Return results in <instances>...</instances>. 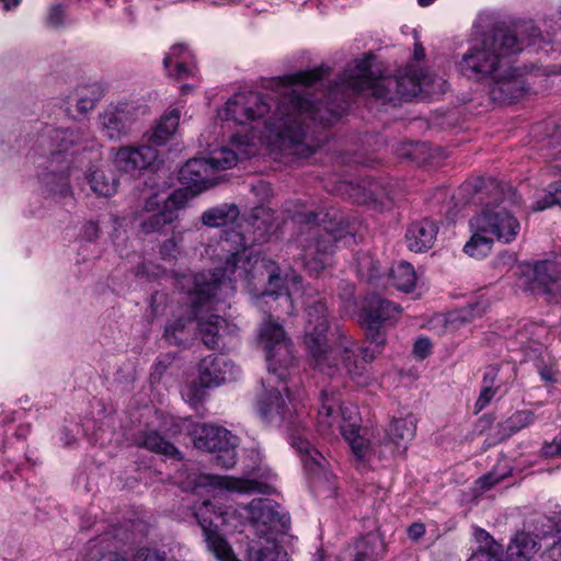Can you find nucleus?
I'll return each instance as SVG.
<instances>
[{
    "instance_id": "19",
    "label": "nucleus",
    "mask_w": 561,
    "mask_h": 561,
    "mask_svg": "<svg viewBox=\"0 0 561 561\" xmlns=\"http://www.w3.org/2000/svg\"><path fill=\"white\" fill-rule=\"evenodd\" d=\"M490 79L489 94L495 103L510 104L524 94L522 78L508 65Z\"/></svg>"
},
{
    "instance_id": "11",
    "label": "nucleus",
    "mask_w": 561,
    "mask_h": 561,
    "mask_svg": "<svg viewBox=\"0 0 561 561\" xmlns=\"http://www.w3.org/2000/svg\"><path fill=\"white\" fill-rule=\"evenodd\" d=\"M317 426L321 434L330 435L335 431L341 433L348 443L357 460H365L370 451L368 440L359 434V427L355 424H345L341 420V398L333 388L321 391L320 407L317 416Z\"/></svg>"
},
{
    "instance_id": "5",
    "label": "nucleus",
    "mask_w": 561,
    "mask_h": 561,
    "mask_svg": "<svg viewBox=\"0 0 561 561\" xmlns=\"http://www.w3.org/2000/svg\"><path fill=\"white\" fill-rule=\"evenodd\" d=\"M247 260L244 265L238 262H228L229 274L220 268L204 271L196 274H184L178 279V286L187 295L190 312L196 321L203 343L208 348L219 347L221 332L227 322L217 314H207L219 304L226 301L236 291V283L249 276Z\"/></svg>"
},
{
    "instance_id": "59",
    "label": "nucleus",
    "mask_w": 561,
    "mask_h": 561,
    "mask_svg": "<svg viewBox=\"0 0 561 561\" xmlns=\"http://www.w3.org/2000/svg\"><path fill=\"white\" fill-rule=\"evenodd\" d=\"M539 374H540L541 379L545 381H553L554 380V375H553V371L551 368L542 367V368H540Z\"/></svg>"
},
{
    "instance_id": "27",
    "label": "nucleus",
    "mask_w": 561,
    "mask_h": 561,
    "mask_svg": "<svg viewBox=\"0 0 561 561\" xmlns=\"http://www.w3.org/2000/svg\"><path fill=\"white\" fill-rule=\"evenodd\" d=\"M135 445L151 453L173 459H182L181 451L156 430H145L135 436Z\"/></svg>"
},
{
    "instance_id": "54",
    "label": "nucleus",
    "mask_w": 561,
    "mask_h": 561,
    "mask_svg": "<svg viewBox=\"0 0 561 561\" xmlns=\"http://www.w3.org/2000/svg\"><path fill=\"white\" fill-rule=\"evenodd\" d=\"M160 253L163 260L172 261L179 253V247L173 239L165 240L160 248Z\"/></svg>"
},
{
    "instance_id": "31",
    "label": "nucleus",
    "mask_w": 561,
    "mask_h": 561,
    "mask_svg": "<svg viewBox=\"0 0 561 561\" xmlns=\"http://www.w3.org/2000/svg\"><path fill=\"white\" fill-rule=\"evenodd\" d=\"M537 551V542L528 533H517L506 550V561H530Z\"/></svg>"
},
{
    "instance_id": "41",
    "label": "nucleus",
    "mask_w": 561,
    "mask_h": 561,
    "mask_svg": "<svg viewBox=\"0 0 561 561\" xmlns=\"http://www.w3.org/2000/svg\"><path fill=\"white\" fill-rule=\"evenodd\" d=\"M193 320L194 318L191 314V317L188 318H178L175 320L170 321L164 329V339L169 343L175 345L183 343L186 340L184 334L185 330L187 325L193 322Z\"/></svg>"
},
{
    "instance_id": "55",
    "label": "nucleus",
    "mask_w": 561,
    "mask_h": 561,
    "mask_svg": "<svg viewBox=\"0 0 561 561\" xmlns=\"http://www.w3.org/2000/svg\"><path fill=\"white\" fill-rule=\"evenodd\" d=\"M503 478L499 477L494 472H489L482 476L477 483L480 485L481 490H489L495 484H497Z\"/></svg>"
},
{
    "instance_id": "8",
    "label": "nucleus",
    "mask_w": 561,
    "mask_h": 561,
    "mask_svg": "<svg viewBox=\"0 0 561 561\" xmlns=\"http://www.w3.org/2000/svg\"><path fill=\"white\" fill-rule=\"evenodd\" d=\"M299 227L296 243L300 260L311 274H319L340 243L346 245L355 236L343 215L336 210L301 213L295 216Z\"/></svg>"
},
{
    "instance_id": "4",
    "label": "nucleus",
    "mask_w": 561,
    "mask_h": 561,
    "mask_svg": "<svg viewBox=\"0 0 561 561\" xmlns=\"http://www.w3.org/2000/svg\"><path fill=\"white\" fill-rule=\"evenodd\" d=\"M306 311L305 344L310 366L330 378L347 375L354 382L365 385L366 364L374 360L375 352L359 347L340 327L331 329L323 300L308 305Z\"/></svg>"
},
{
    "instance_id": "18",
    "label": "nucleus",
    "mask_w": 561,
    "mask_h": 561,
    "mask_svg": "<svg viewBox=\"0 0 561 561\" xmlns=\"http://www.w3.org/2000/svg\"><path fill=\"white\" fill-rule=\"evenodd\" d=\"M213 507L210 501H204L203 505L195 513V517L203 530L208 549L220 561H240L233 553L226 539L219 534L213 518L205 517V513Z\"/></svg>"
},
{
    "instance_id": "38",
    "label": "nucleus",
    "mask_w": 561,
    "mask_h": 561,
    "mask_svg": "<svg viewBox=\"0 0 561 561\" xmlns=\"http://www.w3.org/2000/svg\"><path fill=\"white\" fill-rule=\"evenodd\" d=\"M355 260L357 275L368 283L377 280L383 274L380 262L370 253H359Z\"/></svg>"
},
{
    "instance_id": "10",
    "label": "nucleus",
    "mask_w": 561,
    "mask_h": 561,
    "mask_svg": "<svg viewBox=\"0 0 561 561\" xmlns=\"http://www.w3.org/2000/svg\"><path fill=\"white\" fill-rule=\"evenodd\" d=\"M486 192L490 199L482 210L470 219V227L488 232L493 239L505 244L513 242L519 231L520 222L512 208L520 204L516 191L510 185H502L495 179H479L474 184V193Z\"/></svg>"
},
{
    "instance_id": "23",
    "label": "nucleus",
    "mask_w": 561,
    "mask_h": 561,
    "mask_svg": "<svg viewBox=\"0 0 561 561\" xmlns=\"http://www.w3.org/2000/svg\"><path fill=\"white\" fill-rule=\"evenodd\" d=\"M416 432V419L413 414L394 417L386 432L383 444L392 447V453H404Z\"/></svg>"
},
{
    "instance_id": "1",
    "label": "nucleus",
    "mask_w": 561,
    "mask_h": 561,
    "mask_svg": "<svg viewBox=\"0 0 561 561\" xmlns=\"http://www.w3.org/2000/svg\"><path fill=\"white\" fill-rule=\"evenodd\" d=\"M329 68L320 66L308 71H298L278 78V91L275 94H262L254 91L236 93L219 111V117L226 122L245 125L264 118V126L274 136L279 149L285 154L307 158L321 145L322 139L308 121L321 126L329 122L321 121L325 114V99L321 92H311L324 77Z\"/></svg>"
},
{
    "instance_id": "40",
    "label": "nucleus",
    "mask_w": 561,
    "mask_h": 561,
    "mask_svg": "<svg viewBox=\"0 0 561 561\" xmlns=\"http://www.w3.org/2000/svg\"><path fill=\"white\" fill-rule=\"evenodd\" d=\"M208 163L213 167V173L217 171L228 170L234 167L238 162V153L227 147L215 149L210 156L206 158Z\"/></svg>"
},
{
    "instance_id": "37",
    "label": "nucleus",
    "mask_w": 561,
    "mask_h": 561,
    "mask_svg": "<svg viewBox=\"0 0 561 561\" xmlns=\"http://www.w3.org/2000/svg\"><path fill=\"white\" fill-rule=\"evenodd\" d=\"M293 444L300 454H304V465L311 473L318 476L324 470V457L317 449L311 447L308 440L297 437Z\"/></svg>"
},
{
    "instance_id": "22",
    "label": "nucleus",
    "mask_w": 561,
    "mask_h": 561,
    "mask_svg": "<svg viewBox=\"0 0 561 561\" xmlns=\"http://www.w3.org/2000/svg\"><path fill=\"white\" fill-rule=\"evenodd\" d=\"M194 447L207 453L216 451L222 446H228L234 437L230 431L207 423L195 424L190 431Z\"/></svg>"
},
{
    "instance_id": "64",
    "label": "nucleus",
    "mask_w": 561,
    "mask_h": 561,
    "mask_svg": "<svg viewBox=\"0 0 561 561\" xmlns=\"http://www.w3.org/2000/svg\"><path fill=\"white\" fill-rule=\"evenodd\" d=\"M435 0H417L419 4L421 7H427L430 4H432Z\"/></svg>"
},
{
    "instance_id": "48",
    "label": "nucleus",
    "mask_w": 561,
    "mask_h": 561,
    "mask_svg": "<svg viewBox=\"0 0 561 561\" xmlns=\"http://www.w3.org/2000/svg\"><path fill=\"white\" fill-rule=\"evenodd\" d=\"M488 304L483 301H477L474 304L468 305L462 309V320L470 321L473 318L481 317L486 311Z\"/></svg>"
},
{
    "instance_id": "47",
    "label": "nucleus",
    "mask_w": 561,
    "mask_h": 561,
    "mask_svg": "<svg viewBox=\"0 0 561 561\" xmlns=\"http://www.w3.org/2000/svg\"><path fill=\"white\" fill-rule=\"evenodd\" d=\"M556 205H561L560 197L556 196L549 187L548 192L535 202L533 209L535 211H541Z\"/></svg>"
},
{
    "instance_id": "63",
    "label": "nucleus",
    "mask_w": 561,
    "mask_h": 561,
    "mask_svg": "<svg viewBox=\"0 0 561 561\" xmlns=\"http://www.w3.org/2000/svg\"><path fill=\"white\" fill-rule=\"evenodd\" d=\"M153 204H154L153 198H150V199H148V201H147V203H146V210H147L148 213H150L151 210H153V208H152Z\"/></svg>"
},
{
    "instance_id": "42",
    "label": "nucleus",
    "mask_w": 561,
    "mask_h": 561,
    "mask_svg": "<svg viewBox=\"0 0 561 561\" xmlns=\"http://www.w3.org/2000/svg\"><path fill=\"white\" fill-rule=\"evenodd\" d=\"M277 556L276 545L270 539L266 545L255 543L248 550V561H277Z\"/></svg>"
},
{
    "instance_id": "14",
    "label": "nucleus",
    "mask_w": 561,
    "mask_h": 561,
    "mask_svg": "<svg viewBox=\"0 0 561 561\" xmlns=\"http://www.w3.org/2000/svg\"><path fill=\"white\" fill-rule=\"evenodd\" d=\"M216 486L239 493L270 494L271 486L256 480L234 478L230 476H213L204 473H190L182 482L184 491L197 492L199 489Z\"/></svg>"
},
{
    "instance_id": "9",
    "label": "nucleus",
    "mask_w": 561,
    "mask_h": 561,
    "mask_svg": "<svg viewBox=\"0 0 561 561\" xmlns=\"http://www.w3.org/2000/svg\"><path fill=\"white\" fill-rule=\"evenodd\" d=\"M85 134L82 129L47 128L36 140L34 151L38 154V178L43 190L59 199L71 198L69 171L73 152L71 147L82 142Z\"/></svg>"
},
{
    "instance_id": "53",
    "label": "nucleus",
    "mask_w": 561,
    "mask_h": 561,
    "mask_svg": "<svg viewBox=\"0 0 561 561\" xmlns=\"http://www.w3.org/2000/svg\"><path fill=\"white\" fill-rule=\"evenodd\" d=\"M541 453L545 457H561V433L557 435L552 442L545 443Z\"/></svg>"
},
{
    "instance_id": "43",
    "label": "nucleus",
    "mask_w": 561,
    "mask_h": 561,
    "mask_svg": "<svg viewBox=\"0 0 561 561\" xmlns=\"http://www.w3.org/2000/svg\"><path fill=\"white\" fill-rule=\"evenodd\" d=\"M229 442L228 446H222V448L211 451V454H215L213 461L225 469L232 468L237 461V437L234 436Z\"/></svg>"
},
{
    "instance_id": "61",
    "label": "nucleus",
    "mask_w": 561,
    "mask_h": 561,
    "mask_svg": "<svg viewBox=\"0 0 561 561\" xmlns=\"http://www.w3.org/2000/svg\"><path fill=\"white\" fill-rule=\"evenodd\" d=\"M0 2L3 4V9L5 11H9L15 7H18L21 2V0H0Z\"/></svg>"
},
{
    "instance_id": "29",
    "label": "nucleus",
    "mask_w": 561,
    "mask_h": 561,
    "mask_svg": "<svg viewBox=\"0 0 561 561\" xmlns=\"http://www.w3.org/2000/svg\"><path fill=\"white\" fill-rule=\"evenodd\" d=\"M180 111L173 108L164 113L157 125L146 134L147 141L154 148L164 146L178 129Z\"/></svg>"
},
{
    "instance_id": "2",
    "label": "nucleus",
    "mask_w": 561,
    "mask_h": 561,
    "mask_svg": "<svg viewBox=\"0 0 561 561\" xmlns=\"http://www.w3.org/2000/svg\"><path fill=\"white\" fill-rule=\"evenodd\" d=\"M238 227H245L244 230H225L219 240L220 251L225 253V262L222 266H218L221 272L229 274L228 262H238V265L247 266L249 276L240 278L241 283L247 286L254 284L255 280L265 284L264 289L256 297V306L265 314L276 313L279 318L280 313L291 314L293 302L287 293L286 280L280 275L279 267L276 262L253 255L250 247L254 243H263L274 229L273 214L264 207H256L252 210L249 218Z\"/></svg>"
},
{
    "instance_id": "50",
    "label": "nucleus",
    "mask_w": 561,
    "mask_h": 561,
    "mask_svg": "<svg viewBox=\"0 0 561 561\" xmlns=\"http://www.w3.org/2000/svg\"><path fill=\"white\" fill-rule=\"evenodd\" d=\"M549 149L550 152L547 153V157L561 160V125L558 126L557 130L552 134L549 141Z\"/></svg>"
},
{
    "instance_id": "58",
    "label": "nucleus",
    "mask_w": 561,
    "mask_h": 561,
    "mask_svg": "<svg viewBox=\"0 0 561 561\" xmlns=\"http://www.w3.org/2000/svg\"><path fill=\"white\" fill-rule=\"evenodd\" d=\"M409 537L413 540H417L425 534V527L421 523H414L408 528Z\"/></svg>"
},
{
    "instance_id": "52",
    "label": "nucleus",
    "mask_w": 561,
    "mask_h": 561,
    "mask_svg": "<svg viewBox=\"0 0 561 561\" xmlns=\"http://www.w3.org/2000/svg\"><path fill=\"white\" fill-rule=\"evenodd\" d=\"M499 387H489V386H482L480 396L476 402V408L480 411L484 409L492 398L495 396Z\"/></svg>"
},
{
    "instance_id": "26",
    "label": "nucleus",
    "mask_w": 561,
    "mask_h": 561,
    "mask_svg": "<svg viewBox=\"0 0 561 561\" xmlns=\"http://www.w3.org/2000/svg\"><path fill=\"white\" fill-rule=\"evenodd\" d=\"M180 193H174L156 213L144 218L140 229L144 233L161 232L163 228L172 224L178 217V208L181 202L178 201Z\"/></svg>"
},
{
    "instance_id": "45",
    "label": "nucleus",
    "mask_w": 561,
    "mask_h": 561,
    "mask_svg": "<svg viewBox=\"0 0 561 561\" xmlns=\"http://www.w3.org/2000/svg\"><path fill=\"white\" fill-rule=\"evenodd\" d=\"M66 8L62 4H54L49 8L47 14V24L53 28H60L66 22Z\"/></svg>"
},
{
    "instance_id": "28",
    "label": "nucleus",
    "mask_w": 561,
    "mask_h": 561,
    "mask_svg": "<svg viewBox=\"0 0 561 561\" xmlns=\"http://www.w3.org/2000/svg\"><path fill=\"white\" fill-rule=\"evenodd\" d=\"M472 536L478 547L467 561H503L502 546L485 529L476 526Z\"/></svg>"
},
{
    "instance_id": "57",
    "label": "nucleus",
    "mask_w": 561,
    "mask_h": 561,
    "mask_svg": "<svg viewBox=\"0 0 561 561\" xmlns=\"http://www.w3.org/2000/svg\"><path fill=\"white\" fill-rule=\"evenodd\" d=\"M83 236L87 240L93 241L99 237V226L95 222H88L83 229Z\"/></svg>"
},
{
    "instance_id": "13",
    "label": "nucleus",
    "mask_w": 561,
    "mask_h": 561,
    "mask_svg": "<svg viewBox=\"0 0 561 561\" xmlns=\"http://www.w3.org/2000/svg\"><path fill=\"white\" fill-rule=\"evenodd\" d=\"M249 519L262 535L285 534L290 528V517L270 499H253L248 505Z\"/></svg>"
},
{
    "instance_id": "6",
    "label": "nucleus",
    "mask_w": 561,
    "mask_h": 561,
    "mask_svg": "<svg viewBox=\"0 0 561 561\" xmlns=\"http://www.w3.org/2000/svg\"><path fill=\"white\" fill-rule=\"evenodd\" d=\"M260 342L266 353L267 377L263 381L271 387L270 390L260 398L257 411L261 417L275 424H294V413L282 396V392H288L286 387L287 379L295 368V350L290 339L286 335L282 324L276 322L268 314L260 328Z\"/></svg>"
},
{
    "instance_id": "15",
    "label": "nucleus",
    "mask_w": 561,
    "mask_h": 561,
    "mask_svg": "<svg viewBox=\"0 0 561 561\" xmlns=\"http://www.w3.org/2000/svg\"><path fill=\"white\" fill-rule=\"evenodd\" d=\"M239 369L234 363L224 354H211L198 363V378L208 387H218L234 381Z\"/></svg>"
},
{
    "instance_id": "25",
    "label": "nucleus",
    "mask_w": 561,
    "mask_h": 561,
    "mask_svg": "<svg viewBox=\"0 0 561 561\" xmlns=\"http://www.w3.org/2000/svg\"><path fill=\"white\" fill-rule=\"evenodd\" d=\"M192 58L191 51L183 44L173 45L163 59L167 75L178 80L193 77L195 66L191 62Z\"/></svg>"
},
{
    "instance_id": "51",
    "label": "nucleus",
    "mask_w": 561,
    "mask_h": 561,
    "mask_svg": "<svg viewBox=\"0 0 561 561\" xmlns=\"http://www.w3.org/2000/svg\"><path fill=\"white\" fill-rule=\"evenodd\" d=\"M87 88H82L78 92V98L76 100L77 102V110L81 113H85L94 107L96 98L95 96H88L85 91Z\"/></svg>"
},
{
    "instance_id": "3",
    "label": "nucleus",
    "mask_w": 561,
    "mask_h": 561,
    "mask_svg": "<svg viewBox=\"0 0 561 561\" xmlns=\"http://www.w3.org/2000/svg\"><path fill=\"white\" fill-rule=\"evenodd\" d=\"M445 81L422 68L411 66L393 77L373 78L368 59L355 60L348 66L340 79L321 91L325 99V114L321 121L333 123L348 108L352 99L357 94H367L382 103L398 105L402 100H410L419 93H435L443 91Z\"/></svg>"
},
{
    "instance_id": "49",
    "label": "nucleus",
    "mask_w": 561,
    "mask_h": 561,
    "mask_svg": "<svg viewBox=\"0 0 561 561\" xmlns=\"http://www.w3.org/2000/svg\"><path fill=\"white\" fill-rule=\"evenodd\" d=\"M432 353V342L428 337H420L413 345V355L422 360Z\"/></svg>"
},
{
    "instance_id": "24",
    "label": "nucleus",
    "mask_w": 561,
    "mask_h": 561,
    "mask_svg": "<svg viewBox=\"0 0 561 561\" xmlns=\"http://www.w3.org/2000/svg\"><path fill=\"white\" fill-rule=\"evenodd\" d=\"M438 232L435 221L424 219L412 222L405 232V242L413 252H425L434 245Z\"/></svg>"
},
{
    "instance_id": "36",
    "label": "nucleus",
    "mask_w": 561,
    "mask_h": 561,
    "mask_svg": "<svg viewBox=\"0 0 561 561\" xmlns=\"http://www.w3.org/2000/svg\"><path fill=\"white\" fill-rule=\"evenodd\" d=\"M381 550V540L375 535H367L356 541L353 561H377Z\"/></svg>"
},
{
    "instance_id": "62",
    "label": "nucleus",
    "mask_w": 561,
    "mask_h": 561,
    "mask_svg": "<svg viewBox=\"0 0 561 561\" xmlns=\"http://www.w3.org/2000/svg\"><path fill=\"white\" fill-rule=\"evenodd\" d=\"M414 57L417 60H421L425 57V50L421 44H415L414 47Z\"/></svg>"
},
{
    "instance_id": "44",
    "label": "nucleus",
    "mask_w": 561,
    "mask_h": 561,
    "mask_svg": "<svg viewBox=\"0 0 561 561\" xmlns=\"http://www.w3.org/2000/svg\"><path fill=\"white\" fill-rule=\"evenodd\" d=\"M207 388L209 387L201 382L199 379L194 380L182 390V397L191 405L197 407L205 399Z\"/></svg>"
},
{
    "instance_id": "21",
    "label": "nucleus",
    "mask_w": 561,
    "mask_h": 561,
    "mask_svg": "<svg viewBox=\"0 0 561 561\" xmlns=\"http://www.w3.org/2000/svg\"><path fill=\"white\" fill-rule=\"evenodd\" d=\"M528 285L534 294L553 295L561 288L560 264L551 260L537 262L533 267Z\"/></svg>"
},
{
    "instance_id": "12",
    "label": "nucleus",
    "mask_w": 561,
    "mask_h": 561,
    "mask_svg": "<svg viewBox=\"0 0 561 561\" xmlns=\"http://www.w3.org/2000/svg\"><path fill=\"white\" fill-rule=\"evenodd\" d=\"M400 312L401 308L399 305L378 295H371L366 298L360 318L367 328V337L370 343L377 347L385 345L386 336L381 331V327L396 321Z\"/></svg>"
},
{
    "instance_id": "30",
    "label": "nucleus",
    "mask_w": 561,
    "mask_h": 561,
    "mask_svg": "<svg viewBox=\"0 0 561 561\" xmlns=\"http://www.w3.org/2000/svg\"><path fill=\"white\" fill-rule=\"evenodd\" d=\"M91 190L100 196H111L116 193L118 180L110 168H91L87 173Z\"/></svg>"
},
{
    "instance_id": "46",
    "label": "nucleus",
    "mask_w": 561,
    "mask_h": 561,
    "mask_svg": "<svg viewBox=\"0 0 561 561\" xmlns=\"http://www.w3.org/2000/svg\"><path fill=\"white\" fill-rule=\"evenodd\" d=\"M542 561H561V522L558 528V539L541 554Z\"/></svg>"
},
{
    "instance_id": "7",
    "label": "nucleus",
    "mask_w": 561,
    "mask_h": 561,
    "mask_svg": "<svg viewBox=\"0 0 561 561\" xmlns=\"http://www.w3.org/2000/svg\"><path fill=\"white\" fill-rule=\"evenodd\" d=\"M540 35V30L533 21L517 24L514 30L496 25L473 39L458 62V70L468 79L477 81L492 78L507 66V58L520 53L524 46L536 44Z\"/></svg>"
},
{
    "instance_id": "56",
    "label": "nucleus",
    "mask_w": 561,
    "mask_h": 561,
    "mask_svg": "<svg viewBox=\"0 0 561 561\" xmlns=\"http://www.w3.org/2000/svg\"><path fill=\"white\" fill-rule=\"evenodd\" d=\"M499 369L495 366H490L486 368L483 375L482 386L489 387H499L497 381Z\"/></svg>"
},
{
    "instance_id": "20",
    "label": "nucleus",
    "mask_w": 561,
    "mask_h": 561,
    "mask_svg": "<svg viewBox=\"0 0 561 561\" xmlns=\"http://www.w3.org/2000/svg\"><path fill=\"white\" fill-rule=\"evenodd\" d=\"M179 180L193 193H199L216 184L213 167L206 158H193L179 171Z\"/></svg>"
},
{
    "instance_id": "34",
    "label": "nucleus",
    "mask_w": 561,
    "mask_h": 561,
    "mask_svg": "<svg viewBox=\"0 0 561 561\" xmlns=\"http://www.w3.org/2000/svg\"><path fill=\"white\" fill-rule=\"evenodd\" d=\"M391 285L398 290L410 293L416 285V274L413 266L408 262H400L390 272Z\"/></svg>"
},
{
    "instance_id": "39",
    "label": "nucleus",
    "mask_w": 561,
    "mask_h": 561,
    "mask_svg": "<svg viewBox=\"0 0 561 561\" xmlns=\"http://www.w3.org/2000/svg\"><path fill=\"white\" fill-rule=\"evenodd\" d=\"M536 420V416L530 410H520L513 413L510 417H507L504 422L500 423L499 426L501 432L511 436L516 434L520 430L531 425Z\"/></svg>"
},
{
    "instance_id": "60",
    "label": "nucleus",
    "mask_w": 561,
    "mask_h": 561,
    "mask_svg": "<svg viewBox=\"0 0 561 561\" xmlns=\"http://www.w3.org/2000/svg\"><path fill=\"white\" fill-rule=\"evenodd\" d=\"M231 142L239 148L241 145L248 144V137L247 136H240L238 134H234L231 136Z\"/></svg>"
},
{
    "instance_id": "16",
    "label": "nucleus",
    "mask_w": 561,
    "mask_h": 561,
    "mask_svg": "<svg viewBox=\"0 0 561 561\" xmlns=\"http://www.w3.org/2000/svg\"><path fill=\"white\" fill-rule=\"evenodd\" d=\"M136 107L130 103H121L105 110L99 116L100 125L110 139L126 136L136 119Z\"/></svg>"
},
{
    "instance_id": "32",
    "label": "nucleus",
    "mask_w": 561,
    "mask_h": 561,
    "mask_svg": "<svg viewBox=\"0 0 561 561\" xmlns=\"http://www.w3.org/2000/svg\"><path fill=\"white\" fill-rule=\"evenodd\" d=\"M345 191L356 204L375 203L381 196L382 188L375 180H363L357 184L345 183Z\"/></svg>"
},
{
    "instance_id": "35",
    "label": "nucleus",
    "mask_w": 561,
    "mask_h": 561,
    "mask_svg": "<svg viewBox=\"0 0 561 561\" xmlns=\"http://www.w3.org/2000/svg\"><path fill=\"white\" fill-rule=\"evenodd\" d=\"M470 228L472 236L463 245V251L471 257L483 259L491 252L494 239L488 232L478 231L474 227Z\"/></svg>"
},
{
    "instance_id": "17",
    "label": "nucleus",
    "mask_w": 561,
    "mask_h": 561,
    "mask_svg": "<svg viewBox=\"0 0 561 561\" xmlns=\"http://www.w3.org/2000/svg\"><path fill=\"white\" fill-rule=\"evenodd\" d=\"M159 151L149 142L140 146H126L119 148L114 157L115 167L126 173L141 171L158 159Z\"/></svg>"
},
{
    "instance_id": "33",
    "label": "nucleus",
    "mask_w": 561,
    "mask_h": 561,
    "mask_svg": "<svg viewBox=\"0 0 561 561\" xmlns=\"http://www.w3.org/2000/svg\"><path fill=\"white\" fill-rule=\"evenodd\" d=\"M239 217L236 204H221L203 213L201 220L208 227H221L233 222Z\"/></svg>"
}]
</instances>
